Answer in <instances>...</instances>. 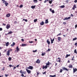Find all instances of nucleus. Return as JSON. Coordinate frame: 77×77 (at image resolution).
<instances>
[{
	"mask_svg": "<svg viewBox=\"0 0 77 77\" xmlns=\"http://www.w3.org/2000/svg\"><path fill=\"white\" fill-rule=\"evenodd\" d=\"M40 60L39 59H38L36 61V63H40Z\"/></svg>",
	"mask_w": 77,
	"mask_h": 77,
	"instance_id": "nucleus-11",
	"label": "nucleus"
},
{
	"mask_svg": "<svg viewBox=\"0 0 77 77\" xmlns=\"http://www.w3.org/2000/svg\"><path fill=\"white\" fill-rule=\"evenodd\" d=\"M74 53H76V54H77V51L76 50V49H75L74 50Z\"/></svg>",
	"mask_w": 77,
	"mask_h": 77,
	"instance_id": "nucleus-41",
	"label": "nucleus"
},
{
	"mask_svg": "<svg viewBox=\"0 0 77 77\" xmlns=\"http://www.w3.org/2000/svg\"><path fill=\"white\" fill-rule=\"evenodd\" d=\"M10 16H11V14H8L6 15V17H10Z\"/></svg>",
	"mask_w": 77,
	"mask_h": 77,
	"instance_id": "nucleus-21",
	"label": "nucleus"
},
{
	"mask_svg": "<svg viewBox=\"0 0 77 77\" xmlns=\"http://www.w3.org/2000/svg\"><path fill=\"white\" fill-rule=\"evenodd\" d=\"M26 45H27L26 44H22L21 45V47H25L26 46Z\"/></svg>",
	"mask_w": 77,
	"mask_h": 77,
	"instance_id": "nucleus-14",
	"label": "nucleus"
},
{
	"mask_svg": "<svg viewBox=\"0 0 77 77\" xmlns=\"http://www.w3.org/2000/svg\"><path fill=\"white\" fill-rule=\"evenodd\" d=\"M11 27V26H10V24H8L6 26V29H9V28Z\"/></svg>",
	"mask_w": 77,
	"mask_h": 77,
	"instance_id": "nucleus-3",
	"label": "nucleus"
},
{
	"mask_svg": "<svg viewBox=\"0 0 77 77\" xmlns=\"http://www.w3.org/2000/svg\"><path fill=\"white\" fill-rule=\"evenodd\" d=\"M5 5L6 6H8V3H7L6 2V3H5Z\"/></svg>",
	"mask_w": 77,
	"mask_h": 77,
	"instance_id": "nucleus-30",
	"label": "nucleus"
},
{
	"mask_svg": "<svg viewBox=\"0 0 77 77\" xmlns=\"http://www.w3.org/2000/svg\"><path fill=\"white\" fill-rule=\"evenodd\" d=\"M59 8H65V5H62L59 7Z\"/></svg>",
	"mask_w": 77,
	"mask_h": 77,
	"instance_id": "nucleus-27",
	"label": "nucleus"
},
{
	"mask_svg": "<svg viewBox=\"0 0 77 77\" xmlns=\"http://www.w3.org/2000/svg\"><path fill=\"white\" fill-rule=\"evenodd\" d=\"M61 33H60L59 34H58L57 35V36H60V35H61Z\"/></svg>",
	"mask_w": 77,
	"mask_h": 77,
	"instance_id": "nucleus-47",
	"label": "nucleus"
},
{
	"mask_svg": "<svg viewBox=\"0 0 77 77\" xmlns=\"http://www.w3.org/2000/svg\"><path fill=\"white\" fill-rule=\"evenodd\" d=\"M8 75H7V74L5 75V77H8Z\"/></svg>",
	"mask_w": 77,
	"mask_h": 77,
	"instance_id": "nucleus-57",
	"label": "nucleus"
},
{
	"mask_svg": "<svg viewBox=\"0 0 77 77\" xmlns=\"http://www.w3.org/2000/svg\"><path fill=\"white\" fill-rule=\"evenodd\" d=\"M26 70L28 74H30V73H31V71L30 70H29L27 69H26Z\"/></svg>",
	"mask_w": 77,
	"mask_h": 77,
	"instance_id": "nucleus-7",
	"label": "nucleus"
},
{
	"mask_svg": "<svg viewBox=\"0 0 77 77\" xmlns=\"http://www.w3.org/2000/svg\"><path fill=\"white\" fill-rule=\"evenodd\" d=\"M50 50H51V49L48 48V50L47 51V52L50 51Z\"/></svg>",
	"mask_w": 77,
	"mask_h": 77,
	"instance_id": "nucleus-40",
	"label": "nucleus"
},
{
	"mask_svg": "<svg viewBox=\"0 0 77 77\" xmlns=\"http://www.w3.org/2000/svg\"><path fill=\"white\" fill-rule=\"evenodd\" d=\"M56 75H50V77H56Z\"/></svg>",
	"mask_w": 77,
	"mask_h": 77,
	"instance_id": "nucleus-29",
	"label": "nucleus"
},
{
	"mask_svg": "<svg viewBox=\"0 0 77 77\" xmlns=\"http://www.w3.org/2000/svg\"><path fill=\"white\" fill-rule=\"evenodd\" d=\"M33 66H29L28 68V69H33Z\"/></svg>",
	"mask_w": 77,
	"mask_h": 77,
	"instance_id": "nucleus-9",
	"label": "nucleus"
},
{
	"mask_svg": "<svg viewBox=\"0 0 77 77\" xmlns=\"http://www.w3.org/2000/svg\"><path fill=\"white\" fill-rule=\"evenodd\" d=\"M69 1V0H66V2L68 3Z\"/></svg>",
	"mask_w": 77,
	"mask_h": 77,
	"instance_id": "nucleus-51",
	"label": "nucleus"
},
{
	"mask_svg": "<svg viewBox=\"0 0 77 77\" xmlns=\"http://www.w3.org/2000/svg\"><path fill=\"white\" fill-rule=\"evenodd\" d=\"M74 56H73V58L72 59V60H75V59H74Z\"/></svg>",
	"mask_w": 77,
	"mask_h": 77,
	"instance_id": "nucleus-48",
	"label": "nucleus"
},
{
	"mask_svg": "<svg viewBox=\"0 0 77 77\" xmlns=\"http://www.w3.org/2000/svg\"><path fill=\"white\" fill-rule=\"evenodd\" d=\"M12 51V49H11L8 50V51H9V52H10V51Z\"/></svg>",
	"mask_w": 77,
	"mask_h": 77,
	"instance_id": "nucleus-58",
	"label": "nucleus"
},
{
	"mask_svg": "<svg viewBox=\"0 0 77 77\" xmlns=\"http://www.w3.org/2000/svg\"><path fill=\"white\" fill-rule=\"evenodd\" d=\"M45 54H46V53L45 52H44V53H43L42 54V56H44L45 55Z\"/></svg>",
	"mask_w": 77,
	"mask_h": 77,
	"instance_id": "nucleus-31",
	"label": "nucleus"
},
{
	"mask_svg": "<svg viewBox=\"0 0 77 77\" xmlns=\"http://www.w3.org/2000/svg\"><path fill=\"white\" fill-rule=\"evenodd\" d=\"M43 74H45V75H46V71H45V72H43Z\"/></svg>",
	"mask_w": 77,
	"mask_h": 77,
	"instance_id": "nucleus-42",
	"label": "nucleus"
},
{
	"mask_svg": "<svg viewBox=\"0 0 77 77\" xmlns=\"http://www.w3.org/2000/svg\"><path fill=\"white\" fill-rule=\"evenodd\" d=\"M32 51L34 53H35V52H36V51H37V50H36L35 51Z\"/></svg>",
	"mask_w": 77,
	"mask_h": 77,
	"instance_id": "nucleus-46",
	"label": "nucleus"
},
{
	"mask_svg": "<svg viewBox=\"0 0 77 77\" xmlns=\"http://www.w3.org/2000/svg\"><path fill=\"white\" fill-rule=\"evenodd\" d=\"M12 32L10 31L8 32L7 35H9V34H12Z\"/></svg>",
	"mask_w": 77,
	"mask_h": 77,
	"instance_id": "nucleus-28",
	"label": "nucleus"
},
{
	"mask_svg": "<svg viewBox=\"0 0 77 77\" xmlns=\"http://www.w3.org/2000/svg\"><path fill=\"white\" fill-rule=\"evenodd\" d=\"M15 45V42H13V44L11 45V47H14V45Z\"/></svg>",
	"mask_w": 77,
	"mask_h": 77,
	"instance_id": "nucleus-20",
	"label": "nucleus"
},
{
	"mask_svg": "<svg viewBox=\"0 0 77 77\" xmlns=\"http://www.w3.org/2000/svg\"><path fill=\"white\" fill-rule=\"evenodd\" d=\"M23 5H20V8H23Z\"/></svg>",
	"mask_w": 77,
	"mask_h": 77,
	"instance_id": "nucleus-43",
	"label": "nucleus"
},
{
	"mask_svg": "<svg viewBox=\"0 0 77 77\" xmlns=\"http://www.w3.org/2000/svg\"><path fill=\"white\" fill-rule=\"evenodd\" d=\"M73 73H75V72L76 71H77V69L76 68H75V69L74 68L73 69Z\"/></svg>",
	"mask_w": 77,
	"mask_h": 77,
	"instance_id": "nucleus-8",
	"label": "nucleus"
},
{
	"mask_svg": "<svg viewBox=\"0 0 77 77\" xmlns=\"http://www.w3.org/2000/svg\"><path fill=\"white\" fill-rule=\"evenodd\" d=\"M24 20L26 22H27V20L23 19V21H24Z\"/></svg>",
	"mask_w": 77,
	"mask_h": 77,
	"instance_id": "nucleus-35",
	"label": "nucleus"
},
{
	"mask_svg": "<svg viewBox=\"0 0 77 77\" xmlns=\"http://www.w3.org/2000/svg\"><path fill=\"white\" fill-rule=\"evenodd\" d=\"M2 1L3 2V3H5L6 2V1L5 0H2Z\"/></svg>",
	"mask_w": 77,
	"mask_h": 77,
	"instance_id": "nucleus-33",
	"label": "nucleus"
},
{
	"mask_svg": "<svg viewBox=\"0 0 77 77\" xmlns=\"http://www.w3.org/2000/svg\"><path fill=\"white\" fill-rule=\"evenodd\" d=\"M33 2L35 3H37L38 1V0H33Z\"/></svg>",
	"mask_w": 77,
	"mask_h": 77,
	"instance_id": "nucleus-23",
	"label": "nucleus"
},
{
	"mask_svg": "<svg viewBox=\"0 0 77 77\" xmlns=\"http://www.w3.org/2000/svg\"><path fill=\"white\" fill-rule=\"evenodd\" d=\"M37 19H35L34 20V22H36V21H37Z\"/></svg>",
	"mask_w": 77,
	"mask_h": 77,
	"instance_id": "nucleus-44",
	"label": "nucleus"
},
{
	"mask_svg": "<svg viewBox=\"0 0 77 77\" xmlns=\"http://www.w3.org/2000/svg\"><path fill=\"white\" fill-rule=\"evenodd\" d=\"M47 68H48V66H47L46 65L45 66H44V65H43L42 66V69H45V68L46 69H47Z\"/></svg>",
	"mask_w": 77,
	"mask_h": 77,
	"instance_id": "nucleus-6",
	"label": "nucleus"
},
{
	"mask_svg": "<svg viewBox=\"0 0 77 77\" xmlns=\"http://www.w3.org/2000/svg\"><path fill=\"white\" fill-rule=\"evenodd\" d=\"M7 56H9L10 55V52H9V51H7Z\"/></svg>",
	"mask_w": 77,
	"mask_h": 77,
	"instance_id": "nucleus-15",
	"label": "nucleus"
},
{
	"mask_svg": "<svg viewBox=\"0 0 77 77\" xmlns=\"http://www.w3.org/2000/svg\"><path fill=\"white\" fill-rule=\"evenodd\" d=\"M9 66L10 67H12V65H9Z\"/></svg>",
	"mask_w": 77,
	"mask_h": 77,
	"instance_id": "nucleus-63",
	"label": "nucleus"
},
{
	"mask_svg": "<svg viewBox=\"0 0 77 77\" xmlns=\"http://www.w3.org/2000/svg\"><path fill=\"white\" fill-rule=\"evenodd\" d=\"M63 71V69H60V73H62Z\"/></svg>",
	"mask_w": 77,
	"mask_h": 77,
	"instance_id": "nucleus-32",
	"label": "nucleus"
},
{
	"mask_svg": "<svg viewBox=\"0 0 77 77\" xmlns=\"http://www.w3.org/2000/svg\"><path fill=\"white\" fill-rule=\"evenodd\" d=\"M3 30V29L2 28H0V31H2Z\"/></svg>",
	"mask_w": 77,
	"mask_h": 77,
	"instance_id": "nucleus-56",
	"label": "nucleus"
},
{
	"mask_svg": "<svg viewBox=\"0 0 77 77\" xmlns=\"http://www.w3.org/2000/svg\"><path fill=\"white\" fill-rule=\"evenodd\" d=\"M75 29H76V28H77V24L75 25Z\"/></svg>",
	"mask_w": 77,
	"mask_h": 77,
	"instance_id": "nucleus-59",
	"label": "nucleus"
},
{
	"mask_svg": "<svg viewBox=\"0 0 77 77\" xmlns=\"http://www.w3.org/2000/svg\"><path fill=\"white\" fill-rule=\"evenodd\" d=\"M40 24L41 26H43V25L44 24V21H42L40 23Z\"/></svg>",
	"mask_w": 77,
	"mask_h": 77,
	"instance_id": "nucleus-18",
	"label": "nucleus"
},
{
	"mask_svg": "<svg viewBox=\"0 0 77 77\" xmlns=\"http://www.w3.org/2000/svg\"><path fill=\"white\" fill-rule=\"evenodd\" d=\"M77 38H73V41H75V40H77Z\"/></svg>",
	"mask_w": 77,
	"mask_h": 77,
	"instance_id": "nucleus-36",
	"label": "nucleus"
},
{
	"mask_svg": "<svg viewBox=\"0 0 77 77\" xmlns=\"http://www.w3.org/2000/svg\"><path fill=\"white\" fill-rule=\"evenodd\" d=\"M63 20H68V17L65 18L63 19Z\"/></svg>",
	"mask_w": 77,
	"mask_h": 77,
	"instance_id": "nucleus-34",
	"label": "nucleus"
},
{
	"mask_svg": "<svg viewBox=\"0 0 77 77\" xmlns=\"http://www.w3.org/2000/svg\"><path fill=\"white\" fill-rule=\"evenodd\" d=\"M75 45L76 46H77V43L75 42Z\"/></svg>",
	"mask_w": 77,
	"mask_h": 77,
	"instance_id": "nucleus-53",
	"label": "nucleus"
},
{
	"mask_svg": "<svg viewBox=\"0 0 77 77\" xmlns=\"http://www.w3.org/2000/svg\"><path fill=\"white\" fill-rule=\"evenodd\" d=\"M70 18H71V17H67V20H69V19H70Z\"/></svg>",
	"mask_w": 77,
	"mask_h": 77,
	"instance_id": "nucleus-52",
	"label": "nucleus"
},
{
	"mask_svg": "<svg viewBox=\"0 0 77 77\" xmlns=\"http://www.w3.org/2000/svg\"><path fill=\"white\" fill-rule=\"evenodd\" d=\"M3 26H6V24L5 23H3Z\"/></svg>",
	"mask_w": 77,
	"mask_h": 77,
	"instance_id": "nucleus-62",
	"label": "nucleus"
},
{
	"mask_svg": "<svg viewBox=\"0 0 77 77\" xmlns=\"http://www.w3.org/2000/svg\"><path fill=\"white\" fill-rule=\"evenodd\" d=\"M33 41H31L29 42V43H33Z\"/></svg>",
	"mask_w": 77,
	"mask_h": 77,
	"instance_id": "nucleus-45",
	"label": "nucleus"
},
{
	"mask_svg": "<svg viewBox=\"0 0 77 77\" xmlns=\"http://www.w3.org/2000/svg\"><path fill=\"white\" fill-rule=\"evenodd\" d=\"M51 12L52 13V14H54V10H52Z\"/></svg>",
	"mask_w": 77,
	"mask_h": 77,
	"instance_id": "nucleus-39",
	"label": "nucleus"
},
{
	"mask_svg": "<svg viewBox=\"0 0 77 77\" xmlns=\"http://www.w3.org/2000/svg\"><path fill=\"white\" fill-rule=\"evenodd\" d=\"M63 24H64L65 25V24H66V22H64L63 23Z\"/></svg>",
	"mask_w": 77,
	"mask_h": 77,
	"instance_id": "nucleus-54",
	"label": "nucleus"
},
{
	"mask_svg": "<svg viewBox=\"0 0 77 77\" xmlns=\"http://www.w3.org/2000/svg\"><path fill=\"white\" fill-rule=\"evenodd\" d=\"M60 40H61V38L60 37H58V41H60Z\"/></svg>",
	"mask_w": 77,
	"mask_h": 77,
	"instance_id": "nucleus-22",
	"label": "nucleus"
},
{
	"mask_svg": "<svg viewBox=\"0 0 77 77\" xmlns=\"http://www.w3.org/2000/svg\"><path fill=\"white\" fill-rule=\"evenodd\" d=\"M62 69L63 70H65L66 71H69V70L68 69L66 68L65 67H63Z\"/></svg>",
	"mask_w": 77,
	"mask_h": 77,
	"instance_id": "nucleus-4",
	"label": "nucleus"
},
{
	"mask_svg": "<svg viewBox=\"0 0 77 77\" xmlns=\"http://www.w3.org/2000/svg\"><path fill=\"white\" fill-rule=\"evenodd\" d=\"M71 16H72V17H74V15H73V14H71Z\"/></svg>",
	"mask_w": 77,
	"mask_h": 77,
	"instance_id": "nucleus-64",
	"label": "nucleus"
},
{
	"mask_svg": "<svg viewBox=\"0 0 77 77\" xmlns=\"http://www.w3.org/2000/svg\"><path fill=\"white\" fill-rule=\"evenodd\" d=\"M48 19H46L45 20V23L47 24V23H48Z\"/></svg>",
	"mask_w": 77,
	"mask_h": 77,
	"instance_id": "nucleus-24",
	"label": "nucleus"
},
{
	"mask_svg": "<svg viewBox=\"0 0 77 77\" xmlns=\"http://www.w3.org/2000/svg\"><path fill=\"white\" fill-rule=\"evenodd\" d=\"M16 50L15 51V53H18L19 51H20V49L18 48V46H17L16 48Z\"/></svg>",
	"mask_w": 77,
	"mask_h": 77,
	"instance_id": "nucleus-1",
	"label": "nucleus"
},
{
	"mask_svg": "<svg viewBox=\"0 0 77 77\" xmlns=\"http://www.w3.org/2000/svg\"><path fill=\"white\" fill-rule=\"evenodd\" d=\"M76 8L77 7H76V5H73V7H72V9L73 10H74L75 9V8Z\"/></svg>",
	"mask_w": 77,
	"mask_h": 77,
	"instance_id": "nucleus-10",
	"label": "nucleus"
},
{
	"mask_svg": "<svg viewBox=\"0 0 77 77\" xmlns=\"http://www.w3.org/2000/svg\"><path fill=\"white\" fill-rule=\"evenodd\" d=\"M56 60L57 62H60L61 61V58H60V57H58L56 59Z\"/></svg>",
	"mask_w": 77,
	"mask_h": 77,
	"instance_id": "nucleus-2",
	"label": "nucleus"
},
{
	"mask_svg": "<svg viewBox=\"0 0 77 77\" xmlns=\"http://www.w3.org/2000/svg\"><path fill=\"white\" fill-rule=\"evenodd\" d=\"M20 72L21 74L23 73L24 74H26V72H23V71L21 70L20 71Z\"/></svg>",
	"mask_w": 77,
	"mask_h": 77,
	"instance_id": "nucleus-5",
	"label": "nucleus"
},
{
	"mask_svg": "<svg viewBox=\"0 0 77 77\" xmlns=\"http://www.w3.org/2000/svg\"><path fill=\"white\" fill-rule=\"evenodd\" d=\"M51 43L53 44V41H54V38H53L52 40L51 38Z\"/></svg>",
	"mask_w": 77,
	"mask_h": 77,
	"instance_id": "nucleus-17",
	"label": "nucleus"
},
{
	"mask_svg": "<svg viewBox=\"0 0 77 77\" xmlns=\"http://www.w3.org/2000/svg\"><path fill=\"white\" fill-rule=\"evenodd\" d=\"M8 60H12V58L11 57H9L8 58Z\"/></svg>",
	"mask_w": 77,
	"mask_h": 77,
	"instance_id": "nucleus-37",
	"label": "nucleus"
},
{
	"mask_svg": "<svg viewBox=\"0 0 77 77\" xmlns=\"http://www.w3.org/2000/svg\"><path fill=\"white\" fill-rule=\"evenodd\" d=\"M9 43L8 42H7L5 44V45L7 47H8V46H9Z\"/></svg>",
	"mask_w": 77,
	"mask_h": 77,
	"instance_id": "nucleus-16",
	"label": "nucleus"
},
{
	"mask_svg": "<svg viewBox=\"0 0 77 77\" xmlns=\"http://www.w3.org/2000/svg\"><path fill=\"white\" fill-rule=\"evenodd\" d=\"M50 62H49V61H48V63L46 64V66H50Z\"/></svg>",
	"mask_w": 77,
	"mask_h": 77,
	"instance_id": "nucleus-19",
	"label": "nucleus"
},
{
	"mask_svg": "<svg viewBox=\"0 0 77 77\" xmlns=\"http://www.w3.org/2000/svg\"><path fill=\"white\" fill-rule=\"evenodd\" d=\"M47 42L48 45H50V42L49 41V39H48L47 40Z\"/></svg>",
	"mask_w": 77,
	"mask_h": 77,
	"instance_id": "nucleus-12",
	"label": "nucleus"
},
{
	"mask_svg": "<svg viewBox=\"0 0 77 77\" xmlns=\"http://www.w3.org/2000/svg\"><path fill=\"white\" fill-rule=\"evenodd\" d=\"M71 56V55L70 54H67L66 56L65 57V58H67V57H68V56Z\"/></svg>",
	"mask_w": 77,
	"mask_h": 77,
	"instance_id": "nucleus-26",
	"label": "nucleus"
},
{
	"mask_svg": "<svg viewBox=\"0 0 77 77\" xmlns=\"http://www.w3.org/2000/svg\"><path fill=\"white\" fill-rule=\"evenodd\" d=\"M37 73V76H38V75H39V73L38 72Z\"/></svg>",
	"mask_w": 77,
	"mask_h": 77,
	"instance_id": "nucleus-50",
	"label": "nucleus"
},
{
	"mask_svg": "<svg viewBox=\"0 0 77 77\" xmlns=\"http://www.w3.org/2000/svg\"><path fill=\"white\" fill-rule=\"evenodd\" d=\"M21 76H22V77H24V74H23V73H22L21 75Z\"/></svg>",
	"mask_w": 77,
	"mask_h": 77,
	"instance_id": "nucleus-49",
	"label": "nucleus"
},
{
	"mask_svg": "<svg viewBox=\"0 0 77 77\" xmlns=\"http://www.w3.org/2000/svg\"><path fill=\"white\" fill-rule=\"evenodd\" d=\"M49 3H50V4H51V3H52V2L51 0H49Z\"/></svg>",
	"mask_w": 77,
	"mask_h": 77,
	"instance_id": "nucleus-38",
	"label": "nucleus"
},
{
	"mask_svg": "<svg viewBox=\"0 0 77 77\" xmlns=\"http://www.w3.org/2000/svg\"><path fill=\"white\" fill-rule=\"evenodd\" d=\"M67 62L68 63H70V61H69V60H68L67 61Z\"/></svg>",
	"mask_w": 77,
	"mask_h": 77,
	"instance_id": "nucleus-61",
	"label": "nucleus"
},
{
	"mask_svg": "<svg viewBox=\"0 0 77 77\" xmlns=\"http://www.w3.org/2000/svg\"><path fill=\"white\" fill-rule=\"evenodd\" d=\"M36 7V6L35 5H32L31 7V8H32V9H35V7Z\"/></svg>",
	"mask_w": 77,
	"mask_h": 77,
	"instance_id": "nucleus-25",
	"label": "nucleus"
},
{
	"mask_svg": "<svg viewBox=\"0 0 77 77\" xmlns=\"http://www.w3.org/2000/svg\"><path fill=\"white\" fill-rule=\"evenodd\" d=\"M69 68H72V67L73 66H72V65H71V64L69 65V66H68Z\"/></svg>",
	"mask_w": 77,
	"mask_h": 77,
	"instance_id": "nucleus-13",
	"label": "nucleus"
},
{
	"mask_svg": "<svg viewBox=\"0 0 77 77\" xmlns=\"http://www.w3.org/2000/svg\"><path fill=\"white\" fill-rule=\"evenodd\" d=\"M21 41L23 42H24V39H21Z\"/></svg>",
	"mask_w": 77,
	"mask_h": 77,
	"instance_id": "nucleus-60",
	"label": "nucleus"
},
{
	"mask_svg": "<svg viewBox=\"0 0 77 77\" xmlns=\"http://www.w3.org/2000/svg\"><path fill=\"white\" fill-rule=\"evenodd\" d=\"M74 3H77V0H75L74 1Z\"/></svg>",
	"mask_w": 77,
	"mask_h": 77,
	"instance_id": "nucleus-55",
	"label": "nucleus"
}]
</instances>
